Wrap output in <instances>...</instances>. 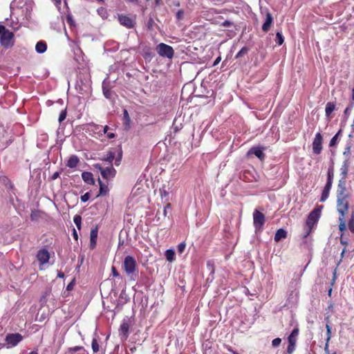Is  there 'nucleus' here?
Segmentation results:
<instances>
[{
	"instance_id": "e2e57ef3",
	"label": "nucleus",
	"mask_w": 354,
	"mask_h": 354,
	"mask_svg": "<svg viewBox=\"0 0 354 354\" xmlns=\"http://www.w3.org/2000/svg\"><path fill=\"white\" fill-rule=\"evenodd\" d=\"M225 348H226V349H227V351H229V352L232 353V354H239L237 352H236L235 351H234V350L232 349V348L231 346H225Z\"/></svg>"
},
{
	"instance_id": "20e7f679",
	"label": "nucleus",
	"mask_w": 354,
	"mask_h": 354,
	"mask_svg": "<svg viewBox=\"0 0 354 354\" xmlns=\"http://www.w3.org/2000/svg\"><path fill=\"white\" fill-rule=\"evenodd\" d=\"M123 268L127 274H133L137 269L136 259L131 255L127 256L124 259Z\"/></svg>"
},
{
	"instance_id": "423d86ee",
	"label": "nucleus",
	"mask_w": 354,
	"mask_h": 354,
	"mask_svg": "<svg viewBox=\"0 0 354 354\" xmlns=\"http://www.w3.org/2000/svg\"><path fill=\"white\" fill-rule=\"evenodd\" d=\"M266 218L263 213L258 210L253 212V224L256 232L261 231L265 223Z\"/></svg>"
},
{
	"instance_id": "a211bd4d",
	"label": "nucleus",
	"mask_w": 354,
	"mask_h": 354,
	"mask_svg": "<svg viewBox=\"0 0 354 354\" xmlns=\"http://www.w3.org/2000/svg\"><path fill=\"white\" fill-rule=\"evenodd\" d=\"M97 181L100 185V190L99 194L97 195V197L101 196H106L109 192L108 185L104 183L100 178H98Z\"/></svg>"
},
{
	"instance_id": "864d4df0",
	"label": "nucleus",
	"mask_w": 354,
	"mask_h": 354,
	"mask_svg": "<svg viewBox=\"0 0 354 354\" xmlns=\"http://www.w3.org/2000/svg\"><path fill=\"white\" fill-rule=\"evenodd\" d=\"M332 183H333V180H328L327 179V182H326V183L325 185L324 189L330 190L331 187H332Z\"/></svg>"
},
{
	"instance_id": "393cba45",
	"label": "nucleus",
	"mask_w": 354,
	"mask_h": 354,
	"mask_svg": "<svg viewBox=\"0 0 354 354\" xmlns=\"http://www.w3.org/2000/svg\"><path fill=\"white\" fill-rule=\"evenodd\" d=\"M102 91H103V94H104V97L106 99H109V100H111L112 99L113 93H112V91H111L110 88H109L106 86H105L104 85H103L102 86Z\"/></svg>"
},
{
	"instance_id": "052dcab7",
	"label": "nucleus",
	"mask_w": 354,
	"mask_h": 354,
	"mask_svg": "<svg viewBox=\"0 0 354 354\" xmlns=\"http://www.w3.org/2000/svg\"><path fill=\"white\" fill-rule=\"evenodd\" d=\"M53 1L54 2L55 6L59 10L62 0H53Z\"/></svg>"
},
{
	"instance_id": "aec40b11",
	"label": "nucleus",
	"mask_w": 354,
	"mask_h": 354,
	"mask_svg": "<svg viewBox=\"0 0 354 354\" xmlns=\"http://www.w3.org/2000/svg\"><path fill=\"white\" fill-rule=\"evenodd\" d=\"M97 227L92 229L90 233V245L91 248H94L96 245V241L97 237Z\"/></svg>"
},
{
	"instance_id": "774afa93",
	"label": "nucleus",
	"mask_w": 354,
	"mask_h": 354,
	"mask_svg": "<svg viewBox=\"0 0 354 354\" xmlns=\"http://www.w3.org/2000/svg\"><path fill=\"white\" fill-rule=\"evenodd\" d=\"M57 277L63 279L64 277V273L61 270L57 271Z\"/></svg>"
},
{
	"instance_id": "a18cd8bd",
	"label": "nucleus",
	"mask_w": 354,
	"mask_h": 354,
	"mask_svg": "<svg viewBox=\"0 0 354 354\" xmlns=\"http://www.w3.org/2000/svg\"><path fill=\"white\" fill-rule=\"evenodd\" d=\"M221 26L223 27H231L234 26V24L230 20H225L223 23H221Z\"/></svg>"
},
{
	"instance_id": "37998d69",
	"label": "nucleus",
	"mask_w": 354,
	"mask_h": 354,
	"mask_svg": "<svg viewBox=\"0 0 354 354\" xmlns=\"http://www.w3.org/2000/svg\"><path fill=\"white\" fill-rule=\"evenodd\" d=\"M39 218V212L32 211L30 214L31 221H37Z\"/></svg>"
},
{
	"instance_id": "cd10ccee",
	"label": "nucleus",
	"mask_w": 354,
	"mask_h": 354,
	"mask_svg": "<svg viewBox=\"0 0 354 354\" xmlns=\"http://www.w3.org/2000/svg\"><path fill=\"white\" fill-rule=\"evenodd\" d=\"M250 50V48L247 46H243L236 55L235 58L238 59L243 55H246Z\"/></svg>"
},
{
	"instance_id": "f704fd0d",
	"label": "nucleus",
	"mask_w": 354,
	"mask_h": 354,
	"mask_svg": "<svg viewBox=\"0 0 354 354\" xmlns=\"http://www.w3.org/2000/svg\"><path fill=\"white\" fill-rule=\"evenodd\" d=\"M348 230L352 233H354V212H353L352 216H351V219L348 221Z\"/></svg>"
},
{
	"instance_id": "a19ab883",
	"label": "nucleus",
	"mask_w": 354,
	"mask_h": 354,
	"mask_svg": "<svg viewBox=\"0 0 354 354\" xmlns=\"http://www.w3.org/2000/svg\"><path fill=\"white\" fill-rule=\"evenodd\" d=\"M66 114H67L66 109H64V110H62L60 112L59 118H58V121L59 123H61L62 121H64L66 119Z\"/></svg>"
},
{
	"instance_id": "2f4dec72",
	"label": "nucleus",
	"mask_w": 354,
	"mask_h": 354,
	"mask_svg": "<svg viewBox=\"0 0 354 354\" xmlns=\"http://www.w3.org/2000/svg\"><path fill=\"white\" fill-rule=\"evenodd\" d=\"M91 348L93 353H97L99 351L100 346L97 342V340L95 338H93L91 343Z\"/></svg>"
},
{
	"instance_id": "0eeeda50",
	"label": "nucleus",
	"mask_w": 354,
	"mask_h": 354,
	"mask_svg": "<svg viewBox=\"0 0 354 354\" xmlns=\"http://www.w3.org/2000/svg\"><path fill=\"white\" fill-rule=\"evenodd\" d=\"M23 339V336L19 333H10L8 334L6 337L5 341L8 345V347L16 346Z\"/></svg>"
},
{
	"instance_id": "ddd939ff",
	"label": "nucleus",
	"mask_w": 354,
	"mask_h": 354,
	"mask_svg": "<svg viewBox=\"0 0 354 354\" xmlns=\"http://www.w3.org/2000/svg\"><path fill=\"white\" fill-rule=\"evenodd\" d=\"M272 24H273V17L270 12H267L266 14V20L262 25V30L264 32H268L270 30Z\"/></svg>"
},
{
	"instance_id": "9b49d317",
	"label": "nucleus",
	"mask_w": 354,
	"mask_h": 354,
	"mask_svg": "<svg viewBox=\"0 0 354 354\" xmlns=\"http://www.w3.org/2000/svg\"><path fill=\"white\" fill-rule=\"evenodd\" d=\"M342 196L348 198L350 196V194L346 191V180L344 179H340L339 180L338 188L337 190V197L341 198Z\"/></svg>"
},
{
	"instance_id": "1a4fd4ad",
	"label": "nucleus",
	"mask_w": 354,
	"mask_h": 354,
	"mask_svg": "<svg viewBox=\"0 0 354 354\" xmlns=\"http://www.w3.org/2000/svg\"><path fill=\"white\" fill-rule=\"evenodd\" d=\"M36 257L41 266L48 263L50 253L46 248H42L37 252Z\"/></svg>"
},
{
	"instance_id": "f3484780",
	"label": "nucleus",
	"mask_w": 354,
	"mask_h": 354,
	"mask_svg": "<svg viewBox=\"0 0 354 354\" xmlns=\"http://www.w3.org/2000/svg\"><path fill=\"white\" fill-rule=\"evenodd\" d=\"M82 178L83 180L89 185H94L95 180L93 178V175L91 172L89 171H83L82 173Z\"/></svg>"
},
{
	"instance_id": "dca6fc26",
	"label": "nucleus",
	"mask_w": 354,
	"mask_h": 354,
	"mask_svg": "<svg viewBox=\"0 0 354 354\" xmlns=\"http://www.w3.org/2000/svg\"><path fill=\"white\" fill-rule=\"evenodd\" d=\"M123 125L126 130H129L131 127V120L127 109L123 110L122 118Z\"/></svg>"
},
{
	"instance_id": "4468645a",
	"label": "nucleus",
	"mask_w": 354,
	"mask_h": 354,
	"mask_svg": "<svg viewBox=\"0 0 354 354\" xmlns=\"http://www.w3.org/2000/svg\"><path fill=\"white\" fill-rule=\"evenodd\" d=\"M118 19L121 25L128 28H131L134 26V23L133 20L127 16L120 15Z\"/></svg>"
},
{
	"instance_id": "603ef678",
	"label": "nucleus",
	"mask_w": 354,
	"mask_h": 354,
	"mask_svg": "<svg viewBox=\"0 0 354 354\" xmlns=\"http://www.w3.org/2000/svg\"><path fill=\"white\" fill-rule=\"evenodd\" d=\"M183 15H184V11L183 10H179L177 13H176V18L178 19V20H180L183 19Z\"/></svg>"
},
{
	"instance_id": "7ed1b4c3",
	"label": "nucleus",
	"mask_w": 354,
	"mask_h": 354,
	"mask_svg": "<svg viewBox=\"0 0 354 354\" xmlns=\"http://www.w3.org/2000/svg\"><path fill=\"white\" fill-rule=\"evenodd\" d=\"M93 167L100 171L102 177L106 180H112L116 175V170L112 165L103 167L100 164L96 163Z\"/></svg>"
},
{
	"instance_id": "5701e85b",
	"label": "nucleus",
	"mask_w": 354,
	"mask_h": 354,
	"mask_svg": "<svg viewBox=\"0 0 354 354\" xmlns=\"http://www.w3.org/2000/svg\"><path fill=\"white\" fill-rule=\"evenodd\" d=\"M335 109V103L333 102H328L325 108L326 116L329 118L333 111Z\"/></svg>"
},
{
	"instance_id": "4be33fe9",
	"label": "nucleus",
	"mask_w": 354,
	"mask_h": 354,
	"mask_svg": "<svg viewBox=\"0 0 354 354\" xmlns=\"http://www.w3.org/2000/svg\"><path fill=\"white\" fill-rule=\"evenodd\" d=\"M47 49L46 43L44 41H39L35 46V50L38 53H44Z\"/></svg>"
},
{
	"instance_id": "c756f323",
	"label": "nucleus",
	"mask_w": 354,
	"mask_h": 354,
	"mask_svg": "<svg viewBox=\"0 0 354 354\" xmlns=\"http://www.w3.org/2000/svg\"><path fill=\"white\" fill-rule=\"evenodd\" d=\"M77 351H83L84 353H85L86 350L84 349V348L83 346H77L68 348V353L70 354H75V353H76Z\"/></svg>"
},
{
	"instance_id": "9d476101",
	"label": "nucleus",
	"mask_w": 354,
	"mask_h": 354,
	"mask_svg": "<svg viewBox=\"0 0 354 354\" xmlns=\"http://www.w3.org/2000/svg\"><path fill=\"white\" fill-rule=\"evenodd\" d=\"M322 134L319 132L317 133L313 142V151L314 153L318 155L321 153L322 150Z\"/></svg>"
},
{
	"instance_id": "69168bd1",
	"label": "nucleus",
	"mask_w": 354,
	"mask_h": 354,
	"mask_svg": "<svg viewBox=\"0 0 354 354\" xmlns=\"http://www.w3.org/2000/svg\"><path fill=\"white\" fill-rule=\"evenodd\" d=\"M160 193L161 197H166L168 195L167 192L165 189H162V190L160 189Z\"/></svg>"
},
{
	"instance_id": "09e8293b",
	"label": "nucleus",
	"mask_w": 354,
	"mask_h": 354,
	"mask_svg": "<svg viewBox=\"0 0 354 354\" xmlns=\"http://www.w3.org/2000/svg\"><path fill=\"white\" fill-rule=\"evenodd\" d=\"M75 279H73L66 286V290L68 291H71L73 289V287L75 286Z\"/></svg>"
},
{
	"instance_id": "412c9836",
	"label": "nucleus",
	"mask_w": 354,
	"mask_h": 354,
	"mask_svg": "<svg viewBox=\"0 0 354 354\" xmlns=\"http://www.w3.org/2000/svg\"><path fill=\"white\" fill-rule=\"evenodd\" d=\"M287 236V232L280 228L277 230L275 235H274V241L276 242L280 241L282 239H285Z\"/></svg>"
},
{
	"instance_id": "4d7b16f0",
	"label": "nucleus",
	"mask_w": 354,
	"mask_h": 354,
	"mask_svg": "<svg viewBox=\"0 0 354 354\" xmlns=\"http://www.w3.org/2000/svg\"><path fill=\"white\" fill-rule=\"evenodd\" d=\"M324 351L326 354H330L329 351V342H326L324 346Z\"/></svg>"
},
{
	"instance_id": "473e14b6",
	"label": "nucleus",
	"mask_w": 354,
	"mask_h": 354,
	"mask_svg": "<svg viewBox=\"0 0 354 354\" xmlns=\"http://www.w3.org/2000/svg\"><path fill=\"white\" fill-rule=\"evenodd\" d=\"M117 152H118V156L116 158L115 157L114 160H115V165L116 166H118V165H120L121 160H122V151L121 149H119L117 150Z\"/></svg>"
},
{
	"instance_id": "58836bf2",
	"label": "nucleus",
	"mask_w": 354,
	"mask_h": 354,
	"mask_svg": "<svg viewBox=\"0 0 354 354\" xmlns=\"http://www.w3.org/2000/svg\"><path fill=\"white\" fill-rule=\"evenodd\" d=\"M129 324L127 323H123L120 326V331L125 335H127L129 332Z\"/></svg>"
},
{
	"instance_id": "13d9d810",
	"label": "nucleus",
	"mask_w": 354,
	"mask_h": 354,
	"mask_svg": "<svg viewBox=\"0 0 354 354\" xmlns=\"http://www.w3.org/2000/svg\"><path fill=\"white\" fill-rule=\"evenodd\" d=\"M111 270H112V274H113V277H118L119 276V273H118V272L117 271L116 268L114 266H112Z\"/></svg>"
},
{
	"instance_id": "6ab92c4d",
	"label": "nucleus",
	"mask_w": 354,
	"mask_h": 354,
	"mask_svg": "<svg viewBox=\"0 0 354 354\" xmlns=\"http://www.w3.org/2000/svg\"><path fill=\"white\" fill-rule=\"evenodd\" d=\"M80 160L78 157L76 155H72L69 157L66 162V166L69 168L73 169L77 166Z\"/></svg>"
},
{
	"instance_id": "72a5a7b5",
	"label": "nucleus",
	"mask_w": 354,
	"mask_h": 354,
	"mask_svg": "<svg viewBox=\"0 0 354 354\" xmlns=\"http://www.w3.org/2000/svg\"><path fill=\"white\" fill-rule=\"evenodd\" d=\"M73 221L78 228V230L81 229V224H82V217L80 215H75L73 218Z\"/></svg>"
},
{
	"instance_id": "b1692460",
	"label": "nucleus",
	"mask_w": 354,
	"mask_h": 354,
	"mask_svg": "<svg viewBox=\"0 0 354 354\" xmlns=\"http://www.w3.org/2000/svg\"><path fill=\"white\" fill-rule=\"evenodd\" d=\"M115 157V151H109L102 158V160L111 163Z\"/></svg>"
},
{
	"instance_id": "de8ad7c7",
	"label": "nucleus",
	"mask_w": 354,
	"mask_h": 354,
	"mask_svg": "<svg viewBox=\"0 0 354 354\" xmlns=\"http://www.w3.org/2000/svg\"><path fill=\"white\" fill-rule=\"evenodd\" d=\"M89 198H90V193L86 192L81 196V201L83 203H86V201H88Z\"/></svg>"
},
{
	"instance_id": "f03ea898",
	"label": "nucleus",
	"mask_w": 354,
	"mask_h": 354,
	"mask_svg": "<svg viewBox=\"0 0 354 354\" xmlns=\"http://www.w3.org/2000/svg\"><path fill=\"white\" fill-rule=\"evenodd\" d=\"M14 34L6 28L0 25V41L5 48H9L14 45Z\"/></svg>"
},
{
	"instance_id": "5fc2aeb1",
	"label": "nucleus",
	"mask_w": 354,
	"mask_h": 354,
	"mask_svg": "<svg viewBox=\"0 0 354 354\" xmlns=\"http://www.w3.org/2000/svg\"><path fill=\"white\" fill-rule=\"evenodd\" d=\"M332 183H333V180H328L327 179V182H326V183L325 185L324 189L330 190L331 187H332Z\"/></svg>"
},
{
	"instance_id": "0e129e2a",
	"label": "nucleus",
	"mask_w": 354,
	"mask_h": 354,
	"mask_svg": "<svg viewBox=\"0 0 354 354\" xmlns=\"http://www.w3.org/2000/svg\"><path fill=\"white\" fill-rule=\"evenodd\" d=\"M60 172L56 171L52 175V180H55L59 176Z\"/></svg>"
},
{
	"instance_id": "49530a36",
	"label": "nucleus",
	"mask_w": 354,
	"mask_h": 354,
	"mask_svg": "<svg viewBox=\"0 0 354 354\" xmlns=\"http://www.w3.org/2000/svg\"><path fill=\"white\" fill-rule=\"evenodd\" d=\"M281 342V339L279 337L275 338L272 342V345L273 347H277L280 345Z\"/></svg>"
},
{
	"instance_id": "7c9ffc66",
	"label": "nucleus",
	"mask_w": 354,
	"mask_h": 354,
	"mask_svg": "<svg viewBox=\"0 0 354 354\" xmlns=\"http://www.w3.org/2000/svg\"><path fill=\"white\" fill-rule=\"evenodd\" d=\"M339 231H341V232L345 231L346 229V223L344 221V216H340L339 218Z\"/></svg>"
},
{
	"instance_id": "c85d7f7f",
	"label": "nucleus",
	"mask_w": 354,
	"mask_h": 354,
	"mask_svg": "<svg viewBox=\"0 0 354 354\" xmlns=\"http://www.w3.org/2000/svg\"><path fill=\"white\" fill-rule=\"evenodd\" d=\"M275 41L277 45L281 46L284 41V37L281 32L276 33Z\"/></svg>"
},
{
	"instance_id": "c03bdc74",
	"label": "nucleus",
	"mask_w": 354,
	"mask_h": 354,
	"mask_svg": "<svg viewBox=\"0 0 354 354\" xmlns=\"http://www.w3.org/2000/svg\"><path fill=\"white\" fill-rule=\"evenodd\" d=\"M185 247H186V244L184 242H182L180 243H179L177 246V250L178 252L180 253V254H182L185 249Z\"/></svg>"
},
{
	"instance_id": "2eb2a0df",
	"label": "nucleus",
	"mask_w": 354,
	"mask_h": 354,
	"mask_svg": "<svg viewBox=\"0 0 354 354\" xmlns=\"http://www.w3.org/2000/svg\"><path fill=\"white\" fill-rule=\"evenodd\" d=\"M349 165H350L349 159L346 158L343 162L342 167L340 168L341 179H344V180H346V178L347 177V174H348V171Z\"/></svg>"
},
{
	"instance_id": "f8f14e48",
	"label": "nucleus",
	"mask_w": 354,
	"mask_h": 354,
	"mask_svg": "<svg viewBox=\"0 0 354 354\" xmlns=\"http://www.w3.org/2000/svg\"><path fill=\"white\" fill-rule=\"evenodd\" d=\"M265 148L261 146L253 147L248 151V154H254L259 160H262L265 158L266 155L263 153Z\"/></svg>"
},
{
	"instance_id": "c9c22d12",
	"label": "nucleus",
	"mask_w": 354,
	"mask_h": 354,
	"mask_svg": "<svg viewBox=\"0 0 354 354\" xmlns=\"http://www.w3.org/2000/svg\"><path fill=\"white\" fill-rule=\"evenodd\" d=\"M329 192H330V190L326 189L324 188L322 193L320 202H324L328 198Z\"/></svg>"
},
{
	"instance_id": "a878e982",
	"label": "nucleus",
	"mask_w": 354,
	"mask_h": 354,
	"mask_svg": "<svg viewBox=\"0 0 354 354\" xmlns=\"http://www.w3.org/2000/svg\"><path fill=\"white\" fill-rule=\"evenodd\" d=\"M165 257L168 261L171 262L174 260L175 252L173 250L169 249L165 252Z\"/></svg>"
},
{
	"instance_id": "4c0bfd02",
	"label": "nucleus",
	"mask_w": 354,
	"mask_h": 354,
	"mask_svg": "<svg viewBox=\"0 0 354 354\" xmlns=\"http://www.w3.org/2000/svg\"><path fill=\"white\" fill-rule=\"evenodd\" d=\"M341 130H339L330 140L329 146L334 147L337 145V138L339 134L340 133Z\"/></svg>"
},
{
	"instance_id": "6e6552de",
	"label": "nucleus",
	"mask_w": 354,
	"mask_h": 354,
	"mask_svg": "<svg viewBox=\"0 0 354 354\" xmlns=\"http://www.w3.org/2000/svg\"><path fill=\"white\" fill-rule=\"evenodd\" d=\"M347 198L344 196L341 198H337V211L340 214L341 216H344L346 212L348 209V203L347 201Z\"/></svg>"
},
{
	"instance_id": "f257e3e1",
	"label": "nucleus",
	"mask_w": 354,
	"mask_h": 354,
	"mask_svg": "<svg viewBox=\"0 0 354 354\" xmlns=\"http://www.w3.org/2000/svg\"><path fill=\"white\" fill-rule=\"evenodd\" d=\"M321 214V207L315 208L308 215L305 227L303 238L306 239L311 233L313 227L317 224Z\"/></svg>"
},
{
	"instance_id": "bb28decb",
	"label": "nucleus",
	"mask_w": 354,
	"mask_h": 354,
	"mask_svg": "<svg viewBox=\"0 0 354 354\" xmlns=\"http://www.w3.org/2000/svg\"><path fill=\"white\" fill-rule=\"evenodd\" d=\"M299 334V329L297 328H294L291 332L290 335L288 336V342H296V338Z\"/></svg>"
},
{
	"instance_id": "39448f33",
	"label": "nucleus",
	"mask_w": 354,
	"mask_h": 354,
	"mask_svg": "<svg viewBox=\"0 0 354 354\" xmlns=\"http://www.w3.org/2000/svg\"><path fill=\"white\" fill-rule=\"evenodd\" d=\"M156 51L160 57L171 59L174 57V51L171 46L160 43L156 46Z\"/></svg>"
},
{
	"instance_id": "e433bc0d",
	"label": "nucleus",
	"mask_w": 354,
	"mask_h": 354,
	"mask_svg": "<svg viewBox=\"0 0 354 354\" xmlns=\"http://www.w3.org/2000/svg\"><path fill=\"white\" fill-rule=\"evenodd\" d=\"M295 344L296 342H288V346L287 348V353L288 354L292 353V352L295 351Z\"/></svg>"
},
{
	"instance_id": "bf43d9fd",
	"label": "nucleus",
	"mask_w": 354,
	"mask_h": 354,
	"mask_svg": "<svg viewBox=\"0 0 354 354\" xmlns=\"http://www.w3.org/2000/svg\"><path fill=\"white\" fill-rule=\"evenodd\" d=\"M340 243L341 244L344 245H346L348 244V241L343 237V234L341 235Z\"/></svg>"
},
{
	"instance_id": "680f3d73",
	"label": "nucleus",
	"mask_w": 354,
	"mask_h": 354,
	"mask_svg": "<svg viewBox=\"0 0 354 354\" xmlns=\"http://www.w3.org/2000/svg\"><path fill=\"white\" fill-rule=\"evenodd\" d=\"M350 152H351V146L347 145L343 154L344 155H349Z\"/></svg>"
},
{
	"instance_id": "338daca9",
	"label": "nucleus",
	"mask_w": 354,
	"mask_h": 354,
	"mask_svg": "<svg viewBox=\"0 0 354 354\" xmlns=\"http://www.w3.org/2000/svg\"><path fill=\"white\" fill-rule=\"evenodd\" d=\"M221 57L220 56H219V57H218L214 60V63H213V66H216L217 64H219V62H221Z\"/></svg>"
},
{
	"instance_id": "3c124183",
	"label": "nucleus",
	"mask_w": 354,
	"mask_h": 354,
	"mask_svg": "<svg viewBox=\"0 0 354 354\" xmlns=\"http://www.w3.org/2000/svg\"><path fill=\"white\" fill-rule=\"evenodd\" d=\"M336 278H337V268H335V270L333 272V279L330 283V287H332L334 285Z\"/></svg>"
},
{
	"instance_id": "8fccbe9b",
	"label": "nucleus",
	"mask_w": 354,
	"mask_h": 354,
	"mask_svg": "<svg viewBox=\"0 0 354 354\" xmlns=\"http://www.w3.org/2000/svg\"><path fill=\"white\" fill-rule=\"evenodd\" d=\"M171 205L170 203H167L165 206L164 209H163V215H164V216H167V210L168 209H171Z\"/></svg>"
},
{
	"instance_id": "6e6d98bb",
	"label": "nucleus",
	"mask_w": 354,
	"mask_h": 354,
	"mask_svg": "<svg viewBox=\"0 0 354 354\" xmlns=\"http://www.w3.org/2000/svg\"><path fill=\"white\" fill-rule=\"evenodd\" d=\"M66 20H67V22L69 25L71 26H74L75 25V22H74V20L73 19V17L71 15H68L66 17Z\"/></svg>"
},
{
	"instance_id": "ea45409f",
	"label": "nucleus",
	"mask_w": 354,
	"mask_h": 354,
	"mask_svg": "<svg viewBox=\"0 0 354 354\" xmlns=\"http://www.w3.org/2000/svg\"><path fill=\"white\" fill-rule=\"evenodd\" d=\"M333 176H334V169H333V166L331 165L330 167H329V168L328 169V171H327V179L328 180H332L333 179Z\"/></svg>"
},
{
	"instance_id": "79ce46f5",
	"label": "nucleus",
	"mask_w": 354,
	"mask_h": 354,
	"mask_svg": "<svg viewBox=\"0 0 354 354\" xmlns=\"http://www.w3.org/2000/svg\"><path fill=\"white\" fill-rule=\"evenodd\" d=\"M326 335H327L326 342H330V339L331 338V327L330 325L326 324Z\"/></svg>"
}]
</instances>
